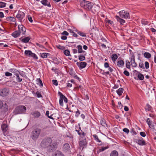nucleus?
I'll return each mask as SVG.
<instances>
[{"instance_id":"423d86ee","label":"nucleus","mask_w":156,"mask_h":156,"mask_svg":"<svg viewBox=\"0 0 156 156\" xmlns=\"http://www.w3.org/2000/svg\"><path fill=\"white\" fill-rule=\"evenodd\" d=\"M24 54L26 56L29 57H33L34 58L37 59V57L34 53H32L30 50H26L24 52Z\"/></svg>"},{"instance_id":"bf43d9fd","label":"nucleus","mask_w":156,"mask_h":156,"mask_svg":"<svg viewBox=\"0 0 156 156\" xmlns=\"http://www.w3.org/2000/svg\"><path fill=\"white\" fill-rule=\"evenodd\" d=\"M61 34L62 35L66 36H67L69 35V33L66 31H63Z\"/></svg>"},{"instance_id":"ea45409f","label":"nucleus","mask_w":156,"mask_h":156,"mask_svg":"<svg viewBox=\"0 0 156 156\" xmlns=\"http://www.w3.org/2000/svg\"><path fill=\"white\" fill-rule=\"evenodd\" d=\"M151 106L147 104L145 108L146 110L150 111L151 110Z\"/></svg>"},{"instance_id":"dca6fc26","label":"nucleus","mask_w":156,"mask_h":156,"mask_svg":"<svg viewBox=\"0 0 156 156\" xmlns=\"http://www.w3.org/2000/svg\"><path fill=\"white\" fill-rule=\"evenodd\" d=\"M117 64L119 67H122L124 65V62L122 60L118 59Z\"/></svg>"},{"instance_id":"e433bc0d","label":"nucleus","mask_w":156,"mask_h":156,"mask_svg":"<svg viewBox=\"0 0 156 156\" xmlns=\"http://www.w3.org/2000/svg\"><path fill=\"white\" fill-rule=\"evenodd\" d=\"M79 59L80 61H83L85 59V57L84 56L80 55L78 56Z\"/></svg>"},{"instance_id":"49530a36","label":"nucleus","mask_w":156,"mask_h":156,"mask_svg":"<svg viewBox=\"0 0 156 156\" xmlns=\"http://www.w3.org/2000/svg\"><path fill=\"white\" fill-rule=\"evenodd\" d=\"M56 47L59 49L64 50L65 49V47L64 46H61L60 45H57Z\"/></svg>"},{"instance_id":"603ef678","label":"nucleus","mask_w":156,"mask_h":156,"mask_svg":"<svg viewBox=\"0 0 156 156\" xmlns=\"http://www.w3.org/2000/svg\"><path fill=\"white\" fill-rule=\"evenodd\" d=\"M53 83V84L55 86H57L58 85V82L56 80H52Z\"/></svg>"},{"instance_id":"338daca9","label":"nucleus","mask_w":156,"mask_h":156,"mask_svg":"<svg viewBox=\"0 0 156 156\" xmlns=\"http://www.w3.org/2000/svg\"><path fill=\"white\" fill-rule=\"evenodd\" d=\"M101 46L104 49L106 48V47L105 45L104 44H101Z\"/></svg>"},{"instance_id":"5fc2aeb1","label":"nucleus","mask_w":156,"mask_h":156,"mask_svg":"<svg viewBox=\"0 0 156 156\" xmlns=\"http://www.w3.org/2000/svg\"><path fill=\"white\" fill-rule=\"evenodd\" d=\"M140 135L143 137H145L146 135L145 133L144 132H141L140 133Z\"/></svg>"},{"instance_id":"2eb2a0df","label":"nucleus","mask_w":156,"mask_h":156,"mask_svg":"<svg viewBox=\"0 0 156 156\" xmlns=\"http://www.w3.org/2000/svg\"><path fill=\"white\" fill-rule=\"evenodd\" d=\"M115 17L117 21L120 23V24L123 25L124 23H125V21L124 20L120 18L119 16H116Z\"/></svg>"},{"instance_id":"c756f323","label":"nucleus","mask_w":156,"mask_h":156,"mask_svg":"<svg viewBox=\"0 0 156 156\" xmlns=\"http://www.w3.org/2000/svg\"><path fill=\"white\" fill-rule=\"evenodd\" d=\"M36 81L37 82V84H38L40 86H43V84L42 83L41 80H40V78L38 79H37L36 80Z\"/></svg>"},{"instance_id":"cd10ccee","label":"nucleus","mask_w":156,"mask_h":156,"mask_svg":"<svg viewBox=\"0 0 156 156\" xmlns=\"http://www.w3.org/2000/svg\"><path fill=\"white\" fill-rule=\"evenodd\" d=\"M6 20L8 21H10L12 22H15L16 19L14 17L12 16H9L6 18Z\"/></svg>"},{"instance_id":"0e129e2a","label":"nucleus","mask_w":156,"mask_h":156,"mask_svg":"<svg viewBox=\"0 0 156 156\" xmlns=\"http://www.w3.org/2000/svg\"><path fill=\"white\" fill-rule=\"evenodd\" d=\"M104 66L106 68H108V67H109L108 63L107 62L105 63L104 64Z\"/></svg>"},{"instance_id":"72a5a7b5","label":"nucleus","mask_w":156,"mask_h":156,"mask_svg":"<svg viewBox=\"0 0 156 156\" xmlns=\"http://www.w3.org/2000/svg\"><path fill=\"white\" fill-rule=\"evenodd\" d=\"M101 124L103 126H106L107 124H106L105 120L104 119H102L100 121Z\"/></svg>"},{"instance_id":"ddd939ff","label":"nucleus","mask_w":156,"mask_h":156,"mask_svg":"<svg viewBox=\"0 0 156 156\" xmlns=\"http://www.w3.org/2000/svg\"><path fill=\"white\" fill-rule=\"evenodd\" d=\"M87 144V142L85 139L82 140L80 141L79 143L80 146V147L82 148V149L86 147Z\"/></svg>"},{"instance_id":"7c9ffc66","label":"nucleus","mask_w":156,"mask_h":156,"mask_svg":"<svg viewBox=\"0 0 156 156\" xmlns=\"http://www.w3.org/2000/svg\"><path fill=\"white\" fill-rule=\"evenodd\" d=\"M10 71L11 72L15 73V74H19L20 73L19 71L14 69H10Z\"/></svg>"},{"instance_id":"473e14b6","label":"nucleus","mask_w":156,"mask_h":156,"mask_svg":"<svg viewBox=\"0 0 156 156\" xmlns=\"http://www.w3.org/2000/svg\"><path fill=\"white\" fill-rule=\"evenodd\" d=\"M118 56L116 54H113L112 56V59L113 61H115L117 58Z\"/></svg>"},{"instance_id":"0eeeda50","label":"nucleus","mask_w":156,"mask_h":156,"mask_svg":"<svg viewBox=\"0 0 156 156\" xmlns=\"http://www.w3.org/2000/svg\"><path fill=\"white\" fill-rule=\"evenodd\" d=\"M9 90L6 88L1 89L0 90V95L2 97L7 96L9 94Z\"/></svg>"},{"instance_id":"9b49d317","label":"nucleus","mask_w":156,"mask_h":156,"mask_svg":"<svg viewBox=\"0 0 156 156\" xmlns=\"http://www.w3.org/2000/svg\"><path fill=\"white\" fill-rule=\"evenodd\" d=\"M136 142L140 145L143 146L146 145L145 142L144 140L142 138L140 139L136 140Z\"/></svg>"},{"instance_id":"20e7f679","label":"nucleus","mask_w":156,"mask_h":156,"mask_svg":"<svg viewBox=\"0 0 156 156\" xmlns=\"http://www.w3.org/2000/svg\"><path fill=\"white\" fill-rule=\"evenodd\" d=\"M27 110L26 107L23 105H19L16 107L13 112L15 115L25 113Z\"/></svg>"},{"instance_id":"6e6d98bb","label":"nucleus","mask_w":156,"mask_h":156,"mask_svg":"<svg viewBox=\"0 0 156 156\" xmlns=\"http://www.w3.org/2000/svg\"><path fill=\"white\" fill-rule=\"evenodd\" d=\"M139 66L141 68H142L143 69H144V64L143 63H142V62L140 63L139 64Z\"/></svg>"},{"instance_id":"de8ad7c7","label":"nucleus","mask_w":156,"mask_h":156,"mask_svg":"<svg viewBox=\"0 0 156 156\" xmlns=\"http://www.w3.org/2000/svg\"><path fill=\"white\" fill-rule=\"evenodd\" d=\"M130 133L133 135H136L137 134L136 132L133 129H131L130 130Z\"/></svg>"},{"instance_id":"a211bd4d","label":"nucleus","mask_w":156,"mask_h":156,"mask_svg":"<svg viewBox=\"0 0 156 156\" xmlns=\"http://www.w3.org/2000/svg\"><path fill=\"white\" fill-rule=\"evenodd\" d=\"M20 34V32H19L18 30H16L12 34V35L14 37L16 38L19 37Z\"/></svg>"},{"instance_id":"774afa93","label":"nucleus","mask_w":156,"mask_h":156,"mask_svg":"<svg viewBox=\"0 0 156 156\" xmlns=\"http://www.w3.org/2000/svg\"><path fill=\"white\" fill-rule=\"evenodd\" d=\"M36 44L37 45V46H38L39 47H41V48H44V47L43 46H42V45L40 44H39L38 43H36Z\"/></svg>"},{"instance_id":"4c0bfd02","label":"nucleus","mask_w":156,"mask_h":156,"mask_svg":"<svg viewBox=\"0 0 156 156\" xmlns=\"http://www.w3.org/2000/svg\"><path fill=\"white\" fill-rule=\"evenodd\" d=\"M64 54L67 56H70L69 51L68 50H66L64 51Z\"/></svg>"},{"instance_id":"c03bdc74","label":"nucleus","mask_w":156,"mask_h":156,"mask_svg":"<svg viewBox=\"0 0 156 156\" xmlns=\"http://www.w3.org/2000/svg\"><path fill=\"white\" fill-rule=\"evenodd\" d=\"M93 136L94 138L97 141L99 142H101V141L99 139L97 135L95 134L93 135Z\"/></svg>"},{"instance_id":"f3484780","label":"nucleus","mask_w":156,"mask_h":156,"mask_svg":"<svg viewBox=\"0 0 156 156\" xmlns=\"http://www.w3.org/2000/svg\"><path fill=\"white\" fill-rule=\"evenodd\" d=\"M58 94L60 96V98L64 100L65 102L67 103L68 102V100L66 97L60 92H59Z\"/></svg>"},{"instance_id":"c9c22d12","label":"nucleus","mask_w":156,"mask_h":156,"mask_svg":"<svg viewBox=\"0 0 156 156\" xmlns=\"http://www.w3.org/2000/svg\"><path fill=\"white\" fill-rule=\"evenodd\" d=\"M137 77L140 80H143L144 79V76L141 73H139Z\"/></svg>"},{"instance_id":"052dcab7","label":"nucleus","mask_w":156,"mask_h":156,"mask_svg":"<svg viewBox=\"0 0 156 156\" xmlns=\"http://www.w3.org/2000/svg\"><path fill=\"white\" fill-rule=\"evenodd\" d=\"M80 114V111L78 109H77V111L76 112L75 116L76 117H78Z\"/></svg>"},{"instance_id":"bb28decb","label":"nucleus","mask_w":156,"mask_h":156,"mask_svg":"<svg viewBox=\"0 0 156 156\" xmlns=\"http://www.w3.org/2000/svg\"><path fill=\"white\" fill-rule=\"evenodd\" d=\"M63 149L65 151H68L69 150V145L68 143L65 144L63 146Z\"/></svg>"},{"instance_id":"393cba45","label":"nucleus","mask_w":156,"mask_h":156,"mask_svg":"<svg viewBox=\"0 0 156 156\" xmlns=\"http://www.w3.org/2000/svg\"><path fill=\"white\" fill-rule=\"evenodd\" d=\"M49 55H50V54L48 53H43L41 54V56L42 58H46Z\"/></svg>"},{"instance_id":"b1692460","label":"nucleus","mask_w":156,"mask_h":156,"mask_svg":"<svg viewBox=\"0 0 156 156\" xmlns=\"http://www.w3.org/2000/svg\"><path fill=\"white\" fill-rule=\"evenodd\" d=\"M110 156H118V153L116 151H113L111 152Z\"/></svg>"},{"instance_id":"6ab92c4d","label":"nucleus","mask_w":156,"mask_h":156,"mask_svg":"<svg viewBox=\"0 0 156 156\" xmlns=\"http://www.w3.org/2000/svg\"><path fill=\"white\" fill-rule=\"evenodd\" d=\"M41 2L44 5H47L48 7H51V5L49 2H48L47 0H43L41 1Z\"/></svg>"},{"instance_id":"4be33fe9","label":"nucleus","mask_w":156,"mask_h":156,"mask_svg":"<svg viewBox=\"0 0 156 156\" xmlns=\"http://www.w3.org/2000/svg\"><path fill=\"white\" fill-rule=\"evenodd\" d=\"M31 114L34 116L36 118L38 117L41 115L40 112L37 111L33 112Z\"/></svg>"},{"instance_id":"412c9836","label":"nucleus","mask_w":156,"mask_h":156,"mask_svg":"<svg viewBox=\"0 0 156 156\" xmlns=\"http://www.w3.org/2000/svg\"><path fill=\"white\" fill-rule=\"evenodd\" d=\"M77 48H78V52L79 53H84L85 52L82 50V46L80 45H79L77 46Z\"/></svg>"},{"instance_id":"aec40b11","label":"nucleus","mask_w":156,"mask_h":156,"mask_svg":"<svg viewBox=\"0 0 156 156\" xmlns=\"http://www.w3.org/2000/svg\"><path fill=\"white\" fill-rule=\"evenodd\" d=\"M130 62L132 66L134 67H136V64L135 62L134 57V56H133L131 57Z\"/></svg>"},{"instance_id":"7ed1b4c3","label":"nucleus","mask_w":156,"mask_h":156,"mask_svg":"<svg viewBox=\"0 0 156 156\" xmlns=\"http://www.w3.org/2000/svg\"><path fill=\"white\" fill-rule=\"evenodd\" d=\"M41 129L39 128H37L33 130L30 134V137L34 140L35 141L38 139L41 134Z\"/></svg>"},{"instance_id":"c85d7f7f","label":"nucleus","mask_w":156,"mask_h":156,"mask_svg":"<svg viewBox=\"0 0 156 156\" xmlns=\"http://www.w3.org/2000/svg\"><path fill=\"white\" fill-rule=\"evenodd\" d=\"M149 127L152 129L153 131H156V124L153 123L151 124V126H149Z\"/></svg>"},{"instance_id":"37998d69","label":"nucleus","mask_w":156,"mask_h":156,"mask_svg":"<svg viewBox=\"0 0 156 156\" xmlns=\"http://www.w3.org/2000/svg\"><path fill=\"white\" fill-rule=\"evenodd\" d=\"M77 33L79 35L83 37H86V34L85 33L81 31H78L77 32Z\"/></svg>"},{"instance_id":"f8f14e48","label":"nucleus","mask_w":156,"mask_h":156,"mask_svg":"<svg viewBox=\"0 0 156 156\" xmlns=\"http://www.w3.org/2000/svg\"><path fill=\"white\" fill-rule=\"evenodd\" d=\"M1 127L4 134H5V133L7 132L8 130V128L7 124L4 123H3Z\"/></svg>"},{"instance_id":"f704fd0d","label":"nucleus","mask_w":156,"mask_h":156,"mask_svg":"<svg viewBox=\"0 0 156 156\" xmlns=\"http://www.w3.org/2000/svg\"><path fill=\"white\" fill-rule=\"evenodd\" d=\"M146 122L148 124L149 126L150 125L151 126V124H152V120L149 118L147 119Z\"/></svg>"},{"instance_id":"5701e85b","label":"nucleus","mask_w":156,"mask_h":156,"mask_svg":"<svg viewBox=\"0 0 156 156\" xmlns=\"http://www.w3.org/2000/svg\"><path fill=\"white\" fill-rule=\"evenodd\" d=\"M22 38V37L20 38V40H21L22 42L25 43L28 42L30 39L29 37H26L23 39Z\"/></svg>"},{"instance_id":"a18cd8bd","label":"nucleus","mask_w":156,"mask_h":156,"mask_svg":"<svg viewBox=\"0 0 156 156\" xmlns=\"http://www.w3.org/2000/svg\"><path fill=\"white\" fill-rule=\"evenodd\" d=\"M126 68L128 69L130 68V62L129 61H126Z\"/></svg>"},{"instance_id":"39448f33","label":"nucleus","mask_w":156,"mask_h":156,"mask_svg":"<svg viewBox=\"0 0 156 156\" xmlns=\"http://www.w3.org/2000/svg\"><path fill=\"white\" fill-rule=\"evenodd\" d=\"M120 16L122 18L124 19H130V17L128 12L123 10L119 12Z\"/></svg>"},{"instance_id":"3c124183","label":"nucleus","mask_w":156,"mask_h":156,"mask_svg":"<svg viewBox=\"0 0 156 156\" xmlns=\"http://www.w3.org/2000/svg\"><path fill=\"white\" fill-rule=\"evenodd\" d=\"M145 66L146 69H147L149 68V63L147 62H145Z\"/></svg>"},{"instance_id":"4468645a","label":"nucleus","mask_w":156,"mask_h":156,"mask_svg":"<svg viewBox=\"0 0 156 156\" xmlns=\"http://www.w3.org/2000/svg\"><path fill=\"white\" fill-rule=\"evenodd\" d=\"M52 156H65L63 153L61 151H57L54 153L52 155Z\"/></svg>"},{"instance_id":"f03ea898","label":"nucleus","mask_w":156,"mask_h":156,"mask_svg":"<svg viewBox=\"0 0 156 156\" xmlns=\"http://www.w3.org/2000/svg\"><path fill=\"white\" fill-rule=\"evenodd\" d=\"M93 5V3L86 0L82 1L80 2L81 6L87 10H91Z\"/></svg>"},{"instance_id":"69168bd1","label":"nucleus","mask_w":156,"mask_h":156,"mask_svg":"<svg viewBox=\"0 0 156 156\" xmlns=\"http://www.w3.org/2000/svg\"><path fill=\"white\" fill-rule=\"evenodd\" d=\"M4 17L3 13L2 12H0V18H2Z\"/></svg>"},{"instance_id":"f257e3e1","label":"nucleus","mask_w":156,"mask_h":156,"mask_svg":"<svg viewBox=\"0 0 156 156\" xmlns=\"http://www.w3.org/2000/svg\"><path fill=\"white\" fill-rule=\"evenodd\" d=\"M41 146L42 149H46L47 150H54L56 148L57 143L55 141H52L50 138H46L41 141Z\"/></svg>"},{"instance_id":"13d9d810","label":"nucleus","mask_w":156,"mask_h":156,"mask_svg":"<svg viewBox=\"0 0 156 156\" xmlns=\"http://www.w3.org/2000/svg\"><path fill=\"white\" fill-rule=\"evenodd\" d=\"M123 73L125 75L127 76H129V73L127 71H125Z\"/></svg>"},{"instance_id":"864d4df0","label":"nucleus","mask_w":156,"mask_h":156,"mask_svg":"<svg viewBox=\"0 0 156 156\" xmlns=\"http://www.w3.org/2000/svg\"><path fill=\"white\" fill-rule=\"evenodd\" d=\"M5 76H11L12 75V73L8 72H5Z\"/></svg>"},{"instance_id":"8fccbe9b","label":"nucleus","mask_w":156,"mask_h":156,"mask_svg":"<svg viewBox=\"0 0 156 156\" xmlns=\"http://www.w3.org/2000/svg\"><path fill=\"white\" fill-rule=\"evenodd\" d=\"M63 99H62L61 98H60V99L59 100V104L61 106H63Z\"/></svg>"},{"instance_id":"680f3d73","label":"nucleus","mask_w":156,"mask_h":156,"mask_svg":"<svg viewBox=\"0 0 156 156\" xmlns=\"http://www.w3.org/2000/svg\"><path fill=\"white\" fill-rule=\"evenodd\" d=\"M67 37L66 36L64 35L62 36L61 38L62 40H66L67 39Z\"/></svg>"},{"instance_id":"4d7b16f0","label":"nucleus","mask_w":156,"mask_h":156,"mask_svg":"<svg viewBox=\"0 0 156 156\" xmlns=\"http://www.w3.org/2000/svg\"><path fill=\"white\" fill-rule=\"evenodd\" d=\"M123 132L126 133H128L129 132V129L126 128H125L123 129Z\"/></svg>"},{"instance_id":"a19ab883","label":"nucleus","mask_w":156,"mask_h":156,"mask_svg":"<svg viewBox=\"0 0 156 156\" xmlns=\"http://www.w3.org/2000/svg\"><path fill=\"white\" fill-rule=\"evenodd\" d=\"M6 3L0 2V8H2L5 7Z\"/></svg>"},{"instance_id":"a878e982","label":"nucleus","mask_w":156,"mask_h":156,"mask_svg":"<svg viewBox=\"0 0 156 156\" xmlns=\"http://www.w3.org/2000/svg\"><path fill=\"white\" fill-rule=\"evenodd\" d=\"M124 90L123 88H119V89H118L117 90V94L121 96L122 95V93L123 91Z\"/></svg>"},{"instance_id":"1a4fd4ad","label":"nucleus","mask_w":156,"mask_h":156,"mask_svg":"<svg viewBox=\"0 0 156 156\" xmlns=\"http://www.w3.org/2000/svg\"><path fill=\"white\" fill-rule=\"evenodd\" d=\"M25 15L24 12L20 11L18 12L17 14L16 15V17L19 20H21L23 18Z\"/></svg>"},{"instance_id":"58836bf2","label":"nucleus","mask_w":156,"mask_h":156,"mask_svg":"<svg viewBox=\"0 0 156 156\" xmlns=\"http://www.w3.org/2000/svg\"><path fill=\"white\" fill-rule=\"evenodd\" d=\"M15 75L16 76V79L18 82H20L22 81V79L20 78L19 76V74H15Z\"/></svg>"},{"instance_id":"79ce46f5","label":"nucleus","mask_w":156,"mask_h":156,"mask_svg":"<svg viewBox=\"0 0 156 156\" xmlns=\"http://www.w3.org/2000/svg\"><path fill=\"white\" fill-rule=\"evenodd\" d=\"M108 148V147H101V148L99 150V152H101L104 151V150H106V149Z\"/></svg>"},{"instance_id":"e2e57ef3","label":"nucleus","mask_w":156,"mask_h":156,"mask_svg":"<svg viewBox=\"0 0 156 156\" xmlns=\"http://www.w3.org/2000/svg\"><path fill=\"white\" fill-rule=\"evenodd\" d=\"M28 20L31 23H32L33 22V20L32 18L31 17L29 16L28 17Z\"/></svg>"},{"instance_id":"2f4dec72","label":"nucleus","mask_w":156,"mask_h":156,"mask_svg":"<svg viewBox=\"0 0 156 156\" xmlns=\"http://www.w3.org/2000/svg\"><path fill=\"white\" fill-rule=\"evenodd\" d=\"M144 56L147 58H149L151 57V54L150 53L146 52L144 54Z\"/></svg>"},{"instance_id":"9d476101","label":"nucleus","mask_w":156,"mask_h":156,"mask_svg":"<svg viewBox=\"0 0 156 156\" xmlns=\"http://www.w3.org/2000/svg\"><path fill=\"white\" fill-rule=\"evenodd\" d=\"M87 64V63L84 62H79L76 63L77 65L79 67L80 69L84 68Z\"/></svg>"},{"instance_id":"6e6552de","label":"nucleus","mask_w":156,"mask_h":156,"mask_svg":"<svg viewBox=\"0 0 156 156\" xmlns=\"http://www.w3.org/2000/svg\"><path fill=\"white\" fill-rule=\"evenodd\" d=\"M19 32H20V34L21 33L23 34H24L26 32L25 27L22 25H20L18 26Z\"/></svg>"},{"instance_id":"09e8293b","label":"nucleus","mask_w":156,"mask_h":156,"mask_svg":"<svg viewBox=\"0 0 156 156\" xmlns=\"http://www.w3.org/2000/svg\"><path fill=\"white\" fill-rule=\"evenodd\" d=\"M36 94L37 97L38 98H41L42 97L41 93L39 92L38 91H37V92H36Z\"/></svg>"}]
</instances>
